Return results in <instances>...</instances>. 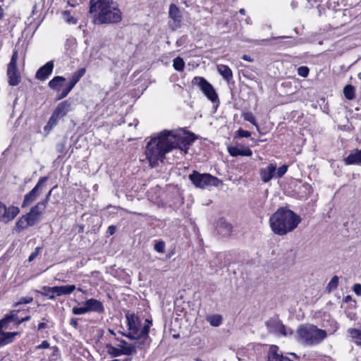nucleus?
<instances>
[{
    "mask_svg": "<svg viewBox=\"0 0 361 361\" xmlns=\"http://www.w3.org/2000/svg\"><path fill=\"white\" fill-rule=\"evenodd\" d=\"M194 134L184 130H167L160 132L147 144L145 154L151 167L163 162L166 153L178 148L187 152L189 146L195 140Z\"/></svg>",
    "mask_w": 361,
    "mask_h": 361,
    "instance_id": "obj_1",
    "label": "nucleus"
},
{
    "mask_svg": "<svg viewBox=\"0 0 361 361\" xmlns=\"http://www.w3.org/2000/svg\"><path fill=\"white\" fill-rule=\"evenodd\" d=\"M89 13L94 25L118 23L122 20V12L114 0H90Z\"/></svg>",
    "mask_w": 361,
    "mask_h": 361,
    "instance_id": "obj_2",
    "label": "nucleus"
},
{
    "mask_svg": "<svg viewBox=\"0 0 361 361\" xmlns=\"http://www.w3.org/2000/svg\"><path fill=\"white\" fill-rule=\"evenodd\" d=\"M300 221V217L293 211L281 207L271 216L269 224L275 234L283 235L293 231Z\"/></svg>",
    "mask_w": 361,
    "mask_h": 361,
    "instance_id": "obj_3",
    "label": "nucleus"
},
{
    "mask_svg": "<svg viewBox=\"0 0 361 361\" xmlns=\"http://www.w3.org/2000/svg\"><path fill=\"white\" fill-rule=\"evenodd\" d=\"M128 325V333L123 334L131 340H135V344L138 348H144L149 345L151 339L149 336L152 321L145 319L143 326L141 328L139 317L135 314L128 312L126 314Z\"/></svg>",
    "mask_w": 361,
    "mask_h": 361,
    "instance_id": "obj_4",
    "label": "nucleus"
},
{
    "mask_svg": "<svg viewBox=\"0 0 361 361\" xmlns=\"http://www.w3.org/2000/svg\"><path fill=\"white\" fill-rule=\"evenodd\" d=\"M297 341L303 345L312 346L320 343L326 338V332L313 324L300 325L296 331Z\"/></svg>",
    "mask_w": 361,
    "mask_h": 361,
    "instance_id": "obj_5",
    "label": "nucleus"
},
{
    "mask_svg": "<svg viewBox=\"0 0 361 361\" xmlns=\"http://www.w3.org/2000/svg\"><path fill=\"white\" fill-rule=\"evenodd\" d=\"M189 179L197 188L204 189L209 186H219L220 180L216 177L212 176L209 173L201 174L196 171H194L189 175Z\"/></svg>",
    "mask_w": 361,
    "mask_h": 361,
    "instance_id": "obj_6",
    "label": "nucleus"
},
{
    "mask_svg": "<svg viewBox=\"0 0 361 361\" xmlns=\"http://www.w3.org/2000/svg\"><path fill=\"white\" fill-rule=\"evenodd\" d=\"M18 59V51L14 50L7 66V76L8 84L11 86L18 85L21 81L20 73L17 68V61Z\"/></svg>",
    "mask_w": 361,
    "mask_h": 361,
    "instance_id": "obj_7",
    "label": "nucleus"
},
{
    "mask_svg": "<svg viewBox=\"0 0 361 361\" xmlns=\"http://www.w3.org/2000/svg\"><path fill=\"white\" fill-rule=\"evenodd\" d=\"M192 82L197 85L210 101L215 102L218 100V96L214 87L204 78L195 77Z\"/></svg>",
    "mask_w": 361,
    "mask_h": 361,
    "instance_id": "obj_8",
    "label": "nucleus"
},
{
    "mask_svg": "<svg viewBox=\"0 0 361 361\" xmlns=\"http://www.w3.org/2000/svg\"><path fill=\"white\" fill-rule=\"evenodd\" d=\"M266 326L270 333L275 334H281L287 336L293 334V331L289 327L283 325L281 321L275 319H271L266 322Z\"/></svg>",
    "mask_w": 361,
    "mask_h": 361,
    "instance_id": "obj_9",
    "label": "nucleus"
},
{
    "mask_svg": "<svg viewBox=\"0 0 361 361\" xmlns=\"http://www.w3.org/2000/svg\"><path fill=\"white\" fill-rule=\"evenodd\" d=\"M48 180V177L44 176L42 177L39 179L36 185L27 194H26L24 197V200L22 204L23 207H26L30 205L34 201L37 199L38 195L40 193V191L42 188V184Z\"/></svg>",
    "mask_w": 361,
    "mask_h": 361,
    "instance_id": "obj_10",
    "label": "nucleus"
},
{
    "mask_svg": "<svg viewBox=\"0 0 361 361\" xmlns=\"http://www.w3.org/2000/svg\"><path fill=\"white\" fill-rule=\"evenodd\" d=\"M44 212L45 209L42 204H37L35 206L32 207L30 211L25 215L30 226H33L37 224L40 221Z\"/></svg>",
    "mask_w": 361,
    "mask_h": 361,
    "instance_id": "obj_11",
    "label": "nucleus"
},
{
    "mask_svg": "<svg viewBox=\"0 0 361 361\" xmlns=\"http://www.w3.org/2000/svg\"><path fill=\"white\" fill-rule=\"evenodd\" d=\"M20 209L15 206L6 207L4 204L0 202V222H8L16 218L19 214Z\"/></svg>",
    "mask_w": 361,
    "mask_h": 361,
    "instance_id": "obj_12",
    "label": "nucleus"
},
{
    "mask_svg": "<svg viewBox=\"0 0 361 361\" xmlns=\"http://www.w3.org/2000/svg\"><path fill=\"white\" fill-rule=\"evenodd\" d=\"M42 290L51 291V293H54L56 296H61L71 294L75 289V285H66L61 286H43Z\"/></svg>",
    "mask_w": 361,
    "mask_h": 361,
    "instance_id": "obj_13",
    "label": "nucleus"
},
{
    "mask_svg": "<svg viewBox=\"0 0 361 361\" xmlns=\"http://www.w3.org/2000/svg\"><path fill=\"white\" fill-rule=\"evenodd\" d=\"M275 171H276V164H269L267 167L262 168L259 171V175L264 183H268L273 178H276Z\"/></svg>",
    "mask_w": 361,
    "mask_h": 361,
    "instance_id": "obj_14",
    "label": "nucleus"
},
{
    "mask_svg": "<svg viewBox=\"0 0 361 361\" xmlns=\"http://www.w3.org/2000/svg\"><path fill=\"white\" fill-rule=\"evenodd\" d=\"M54 69V62L50 61L39 68L36 73L35 77L40 80H46L52 73Z\"/></svg>",
    "mask_w": 361,
    "mask_h": 361,
    "instance_id": "obj_15",
    "label": "nucleus"
},
{
    "mask_svg": "<svg viewBox=\"0 0 361 361\" xmlns=\"http://www.w3.org/2000/svg\"><path fill=\"white\" fill-rule=\"evenodd\" d=\"M3 329H6V325H0V346L6 345L14 341L15 336L18 332H4Z\"/></svg>",
    "mask_w": 361,
    "mask_h": 361,
    "instance_id": "obj_16",
    "label": "nucleus"
},
{
    "mask_svg": "<svg viewBox=\"0 0 361 361\" xmlns=\"http://www.w3.org/2000/svg\"><path fill=\"white\" fill-rule=\"evenodd\" d=\"M84 305H86L88 312H94L97 313H103L104 312L102 302L94 298L89 299L84 302Z\"/></svg>",
    "mask_w": 361,
    "mask_h": 361,
    "instance_id": "obj_17",
    "label": "nucleus"
},
{
    "mask_svg": "<svg viewBox=\"0 0 361 361\" xmlns=\"http://www.w3.org/2000/svg\"><path fill=\"white\" fill-rule=\"evenodd\" d=\"M343 161L346 165H361V149L352 150Z\"/></svg>",
    "mask_w": 361,
    "mask_h": 361,
    "instance_id": "obj_18",
    "label": "nucleus"
},
{
    "mask_svg": "<svg viewBox=\"0 0 361 361\" xmlns=\"http://www.w3.org/2000/svg\"><path fill=\"white\" fill-rule=\"evenodd\" d=\"M71 110V103L68 100H65L63 102H61V103H59L57 105L56 108L54 111V113L57 116H59L60 118H62Z\"/></svg>",
    "mask_w": 361,
    "mask_h": 361,
    "instance_id": "obj_19",
    "label": "nucleus"
},
{
    "mask_svg": "<svg viewBox=\"0 0 361 361\" xmlns=\"http://www.w3.org/2000/svg\"><path fill=\"white\" fill-rule=\"evenodd\" d=\"M216 228L218 233L223 236L229 235L232 232V226L224 219H219Z\"/></svg>",
    "mask_w": 361,
    "mask_h": 361,
    "instance_id": "obj_20",
    "label": "nucleus"
},
{
    "mask_svg": "<svg viewBox=\"0 0 361 361\" xmlns=\"http://www.w3.org/2000/svg\"><path fill=\"white\" fill-rule=\"evenodd\" d=\"M225 260V255L223 253H218L213 259L209 262L210 268L216 271L218 269L223 268L224 262Z\"/></svg>",
    "mask_w": 361,
    "mask_h": 361,
    "instance_id": "obj_21",
    "label": "nucleus"
},
{
    "mask_svg": "<svg viewBox=\"0 0 361 361\" xmlns=\"http://www.w3.org/2000/svg\"><path fill=\"white\" fill-rule=\"evenodd\" d=\"M228 152L233 157L239 155L250 157L252 154V152L249 148H240L238 147H228Z\"/></svg>",
    "mask_w": 361,
    "mask_h": 361,
    "instance_id": "obj_22",
    "label": "nucleus"
},
{
    "mask_svg": "<svg viewBox=\"0 0 361 361\" xmlns=\"http://www.w3.org/2000/svg\"><path fill=\"white\" fill-rule=\"evenodd\" d=\"M135 345L138 346L137 344H129L126 341L121 340L120 341V343L118 345V346L121 348V350L123 355H130L135 353L136 352Z\"/></svg>",
    "mask_w": 361,
    "mask_h": 361,
    "instance_id": "obj_23",
    "label": "nucleus"
},
{
    "mask_svg": "<svg viewBox=\"0 0 361 361\" xmlns=\"http://www.w3.org/2000/svg\"><path fill=\"white\" fill-rule=\"evenodd\" d=\"M169 17L179 26L181 21V15L179 8L175 4H171L169 12Z\"/></svg>",
    "mask_w": 361,
    "mask_h": 361,
    "instance_id": "obj_24",
    "label": "nucleus"
},
{
    "mask_svg": "<svg viewBox=\"0 0 361 361\" xmlns=\"http://www.w3.org/2000/svg\"><path fill=\"white\" fill-rule=\"evenodd\" d=\"M20 312L19 310H14L11 311L10 314L6 315L3 319L0 320V325H6L11 322H16L18 324V320H20L18 317V313Z\"/></svg>",
    "mask_w": 361,
    "mask_h": 361,
    "instance_id": "obj_25",
    "label": "nucleus"
},
{
    "mask_svg": "<svg viewBox=\"0 0 361 361\" xmlns=\"http://www.w3.org/2000/svg\"><path fill=\"white\" fill-rule=\"evenodd\" d=\"M217 71L228 82L232 79L233 73L228 66L219 64L217 66Z\"/></svg>",
    "mask_w": 361,
    "mask_h": 361,
    "instance_id": "obj_26",
    "label": "nucleus"
},
{
    "mask_svg": "<svg viewBox=\"0 0 361 361\" xmlns=\"http://www.w3.org/2000/svg\"><path fill=\"white\" fill-rule=\"evenodd\" d=\"M85 68H81L79 70H78L76 72H75L71 78L70 82H68V85L70 86L71 88H73L74 86L78 83V82L80 80V78L85 75Z\"/></svg>",
    "mask_w": 361,
    "mask_h": 361,
    "instance_id": "obj_27",
    "label": "nucleus"
},
{
    "mask_svg": "<svg viewBox=\"0 0 361 361\" xmlns=\"http://www.w3.org/2000/svg\"><path fill=\"white\" fill-rule=\"evenodd\" d=\"M30 226L25 215H23L16 223L15 230L20 233L27 227Z\"/></svg>",
    "mask_w": 361,
    "mask_h": 361,
    "instance_id": "obj_28",
    "label": "nucleus"
},
{
    "mask_svg": "<svg viewBox=\"0 0 361 361\" xmlns=\"http://www.w3.org/2000/svg\"><path fill=\"white\" fill-rule=\"evenodd\" d=\"M65 80V78L62 76H56L49 82V86L51 89L59 90Z\"/></svg>",
    "mask_w": 361,
    "mask_h": 361,
    "instance_id": "obj_29",
    "label": "nucleus"
},
{
    "mask_svg": "<svg viewBox=\"0 0 361 361\" xmlns=\"http://www.w3.org/2000/svg\"><path fill=\"white\" fill-rule=\"evenodd\" d=\"M343 94L346 99L351 100L355 97V87L351 85L345 86Z\"/></svg>",
    "mask_w": 361,
    "mask_h": 361,
    "instance_id": "obj_30",
    "label": "nucleus"
},
{
    "mask_svg": "<svg viewBox=\"0 0 361 361\" xmlns=\"http://www.w3.org/2000/svg\"><path fill=\"white\" fill-rule=\"evenodd\" d=\"M106 348L107 349V352L109 353V354L111 355L112 356L118 357L121 355H123L122 351L121 350V348L118 346L114 347L111 344H107Z\"/></svg>",
    "mask_w": 361,
    "mask_h": 361,
    "instance_id": "obj_31",
    "label": "nucleus"
},
{
    "mask_svg": "<svg viewBox=\"0 0 361 361\" xmlns=\"http://www.w3.org/2000/svg\"><path fill=\"white\" fill-rule=\"evenodd\" d=\"M173 66L175 70L182 71L184 69L185 62L182 58L178 56L173 59Z\"/></svg>",
    "mask_w": 361,
    "mask_h": 361,
    "instance_id": "obj_32",
    "label": "nucleus"
},
{
    "mask_svg": "<svg viewBox=\"0 0 361 361\" xmlns=\"http://www.w3.org/2000/svg\"><path fill=\"white\" fill-rule=\"evenodd\" d=\"M59 119H60V118L53 112L51 116L48 121L47 126L44 127V130H51L54 126L56 125Z\"/></svg>",
    "mask_w": 361,
    "mask_h": 361,
    "instance_id": "obj_33",
    "label": "nucleus"
},
{
    "mask_svg": "<svg viewBox=\"0 0 361 361\" xmlns=\"http://www.w3.org/2000/svg\"><path fill=\"white\" fill-rule=\"evenodd\" d=\"M338 277L337 276H334L331 278L329 283L327 285L326 290L330 293L333 290H335L338 285Z\"/></svg>",
    "mask_w": 361,
    "mask_h": 361,
    "instance_id": "obj_34",
    "label": "nucleus"
},
{
    "mask_svg": "<svg viewBox=\"0 0 361 361\" xmlns=\"http://www.w3.org/2000/svg\"><path fill=\"white\" fill-rule=\"evenodd\" d=\"M210 324L213 326H219L222 322V317L219 315H214L209 318Z\"/></svg>",
    "mask_w": 361,
    "mask_h": 361,
    "instance_id": "obj_35",
    "label": "nucleus"
},
{
    "mask_svg": "<svg viewBox=\"0 0 361 361\" xmlns=\"http://www.w3.org/2000/svg\"><path fill=\"white\" fill-rule=\"evenodd\" d=\"M243 116L245 121H249L250 123H251L252 124H253L258 128V125L256 122V119L252 113L246 112V113L243 114Z\"/></svg>",
    "mask_w": 361,
    "mask_h": 361,
    "instance_id": "obj_36",
    "label": "nucleus"
},
{
    "mask_svg": "<svg viewBox=\"0 0 361 361\" xmlns=\"http://www.w3.org/2000/svg\"><path fill=\"white\" fill-rule=\"evenodd\" d=\"M73 313L76 315L84 314L88 312V310L87 309L86 305H84L83 307H74L72 310Z\"/></svg>",
    "mask_w": 361,
    "mask_h": 361,
    "instance_id": "obj_37",
    "label": "nucleus"
},
{
    "mask_svg": "<svg viewBox=\"0 0 361 361\" xmlns=\"http://www.w3.org/2000/svg\"><path fill=\"white\" fill-rule=\"evenodd\" d=\"M287 170H288V166H286V165H283L282 166L279 167L278 169H276V171H275L276 178H281L286 173Z\"/></svg>",
    "mask_w": 361,
    "mask_h": 361,
    "instance_id": "obj_38",
    "label": "nucleus"
},
{
    "mask_svg": "<svg viewBox=\"0 0 361 361\" xmlns=\"http://www.w3.org/2000/svg\"><path fill=\"white\" fill-rule=\"evenodd\" d=\"M33 301L32 297H22L18 302L14 303L13 307H17L22 304H29Z\"/></svg>",
    "mask_w": 361,
    "mask_h": 361,
    "instance_id": "obj_39",
    "label": "nucleus"
},
{
    "mask_svg": "<svg viewBox=\"0 0 361 361\" xmlns=\"http://www.w3.org/2000/svg\"><path fill=\"white\" fill-rule=\"evenodd\" d=\"M310 73V69L307 66H300L298 68V74L303 78H306L308 76Z\"/></svg>",
    "mask_w": 361,
    "mask_h": 361,
    "instance_id": "obj_40",
    "label": "nucleus"
},
{
    "mask_svg": "<svg viewBox=\"0 0 361 361\" xmlns=\"http://www.w3.org/2000/svg\"><path fill=\"white\" fill-rule=\"evenodd\" d=\"M348 333L351 337L361 340V330L357 329H349Z\"/></svg>",
    "mask_w": 361,
    "mask_h": 361,
    "instance_id": "obj_41",
    "label": "nucleus"
},
{
    "mask_svg": "<svg viewBox=\"0 0 361 361\" xmlns=\"http://www.w3.org/2000/svg\"><path fill=\"white\" fill-rule=\"evenodd\" d=\"M154 250L159 253H164L165 251V243L164 241H159L154 245Z\"/></svg>",
    "mask_w": 361,
    "mask_h": 361,
    "instance_id": "obj_42",
    "label": "nucleus"
},
{
    "mask_svg": "<svg viewBox=\"0 0 361 361\" xmlns=\"http://www.w3.org/2000/svg\"><path fill=\"white\" fill-rule=\"evenodd\" d=\"M66 145L63 142H59L56 145V151L59 153V157L63 155L65 153Z\"/></svg>",
    "mask_w": 361,
    "mask_h": 361,
    "instance_id": "obj_43",
    "label": "nucleus"
},
{
    "mask_svg": "<svg viewBox=\"0 0 361 361\" xmlns=\"http://www.w3.org/2000/svg\"><path fill=\"white\" fill-rule=\"evenodd\" d=\"M73 88H71L69 85H67L66 88H64L59 96L58 97V99H61L66 97L68 94L72 90Z\"/></svg>",
    "mask_w": 361,
    "mask_h": 361,
    "instance_id": "obj_44",
    "label": "nucleus"
},
{
    "mask_svg": "<svg viewBox=\"0 0 361 361\" xmlns=\"http://www.w3.org/2000/svg\"><path fill=\"white\" fill-rule=\"evenodd\" d=\"M42 320H43V321H46V322H40V323L38 324V326H37V330H38V331H41V330H43V329H47V328H49V327H52V326H53V325H51V326H49L48 325V322H49V321H48L47 319H46L45 318H44Z\"/></svg>",
    "mask_w": 361,
    "mask_h": 361,
    "instance_id": "obj_45",
    "label": "nucleus"
},
{
    "mask_svg": "<svg viewBox=\"0 0 361 361\" xmlns=\"http://www.w3.org/2000/svg\"><path fill=\"white\" fill-rule=\"evenodd\" d=\"M42 290L43 291H37V292L44 296L48 297L51 300H53L55 298V295H54V293H51V291L44 290Z\"/></svg>",
    "mask_w": 361,
    "mask_h": 361,
    "instance_id": "obj_46",
    "label": "nucleus"
},
{
    "mask_svg": "<svg viewBox=\"0 0 361 361\" xmlns=\"http://www.w3.org/2000/svg\"><path fill=\"white\" fill-rule=\"evenodd\" d=\"M51 190L49 191V192L47 194L44 200L38 202L37 204H42L44 205V209H46L47 208V204L49 202V197H50V195L51 194Z\"/></svg>",
    "mask_w": 361,
    "mask_h": 361,
    "instance_id": "obj_47",
    "label": "nucleus"
},
{
    "mask_svg": "<svg viewBox=\"0 0 361 361\" xmlns=\"http://www.w3.org/2000/svg\"><path fill=\"white\" fill-rule=\"evenodd\" d=\"M238 135L240 137H248L251 135V133L247 130L240 129L238 131Z\"/></svg>",
    "mask_w": 361,
    "mask_h": 361,
    "instance_id": "obj_48",
    "label": "nucleus"
},
{
    "mask_svg": "<svg viewBox=\"0 0 361 361\" xmlns=\"http://www.w3.org/2000/svg\"><path fill=\"white\" fill-rule=\"evenodd\" d=\"M353 291L357 295H361V285L356 283L353 286Z\"/></svg>",
    "mask_w": 361,
    "mask_h": 361,
    "instance_id": "obj_49",
    "label": "nucleus"
},
{
    "mask_svg": "<svg viewBox=\"0 0 361 361\" xmlns=\"http://www.w3.org/2000/svg\"><path fill=\"white\" fill-rule=\"evenodd\" d=\"M49 348V343L47 341H44L42 343L36 347V349H42Z\"/></svg>",
    "mask_w": 361,
    "mask_h": 361,
    "instance_id": "obj_50",
    "label": "nucleus"
},
{
    "mask_svg": "<svg viewBox=\"0 0 361 361\" xmlns=\"http://www.w3.org/2000/svg\"><path fill=\"white\" fill-rule=\"evenodd\" d=\"M38 250H39V248H38V247H37V248L35 249V251L34 252H32V253L30 255V257H29V258H28V260H29L30 262L32 261V260H33V259L37 257V255H38Z\"/></svg>",
    "mask_w": 361,
    "mask_h": 361,
    "instance_id": "obj_51",
    "label": "nucleus"
},
{
    "mask_svg": "<svg viewBox=\"0 0 361 361\" xmlns=\"http://www.w3.org/2000/svg\"><path fill=\"white\" fill-rule=\"evenodd\" d=\"M70 324L73 326L75 329H78V319L76 318H72L70 321Z\"/></svg>",
    "mask_w": 361,
    "mask_h": 361,
    "instance_id": "obj_52",
    "label": "nucleus"
},
{
    "mask_svg": "<svg viewBox=\"0 0 361 361\" xmlns=\"http://www.w3.org/2000/svg\"><path fill=\"white\" fill-rule=\"evenodd\" d=\"M30 319V316H29V315H27L25 317H23L20 320H18V325L20 324L21 323H23L24 322L29 321Z\"/></svg>",
    "mask_w": 361,
    "mask_h": 361,
    "instance_id": "obj_53",
    "label": "nucleus"
},
{
    "mask_svg": "<svg viewBox=\"0 0 361 361\" xmlns=\"http://www.w3.org/2000/svg\"><path fill=\"white\" fill-rule=\"evenodd\" d=\"M115 231H116V227L114 226H109L108 228V232L111 234V235H113L114 233H115Z\"/></svg>",
    "mask_w": 361,
    "mask_h": 361,
    "instance_id": "obj_54",
    "label": "nucleus"
},
{
    "mask_svg": "<svg viewBox=\"0 0 361 361\" xmlns=\"http://www.w3.org/2000/svg\"><path fill=\"white\" fill-rule=\"evenodd\" d=\"M242 59L245 61H249V62H252L253 61V59L248 55H243L242 56Z\"/></svg>",
    "mask_w": 361,
    "mask_h": 361,
    "instance_id": "obj_55",
    "label": "nucleus"
},
{
    "mask_svg": "<svg viewBox=\"0 0 361 361\" xmlns=\"http://www.w3.org/2000/svg\"><path fill=\"white\" fill-rule=\"evenodd\" d=\"M288 354L292 355L296 360L299 359V357L294 353H289Z\"/></svg>",
    "mask_w": 361,
    "mask_h": 361,
    "instance_id": "obj_56",
    "label": "nucleus"
},
{
    "mask_svg": "<svg viewBox=\"0 0 361 361\" xmlns=\"http://www.w3.org/2000/svg\"><path fill=\"white\" fill-rule=\"evenodd\" d=\"M3 15H4V10L1 8V6H0V19L3 17Z\"/></svg>",
    "mask_w": 361,
    "mask_h": 361,
    "instance_id": "obj_57",
    "label": "nucleus"
},
{
    "mask_svg": "<svg viewBox=\"0 0 361 361\" xmlns=\"http://www.w3.org/2000/svg\"><path fill=\"white\" fill-rule=\"evenodd\" d=\"M239 13L242 15H245V10L244 8H240V11H239Z\"/></svg>",
    "mask_w": 361,
    "mask_h": 361,
    "instance_id": "obj_58",
    "label": "nucleus"
},
{
    "mask_svg": "<svg viewBox=\"0 0 361 361\" xmlns=\"http://www.w3.org/2000/svg\"><path fill=\"white\" fill-rule=\"evenodd\" d=\"M108 331L112 336H115L116 335L115 332L113 330H111V329H109Z\"/></svg>",
    "mask_w": 361,
    "mask_h": 361,
    "instance_id": "obj_59",
    "label": "nucleus"
},
{
    "mask_svg": "<svg viewBox=\"0 0 361 361\" xmlns=\"http://www.w3.org/2000/svg\"><path fill=\"white\" fill-rule=\"evenodd\" d=\"M355 344H356L357 345H360V346H361V340H360V341H355Z\"/></svg>",
    "mask_w": 361,
    "mask_h": 361,
    "instance_id": "obj_60",
    "label": "nucleus"
},
{
    "mask_svg": "<svg viewBox=\"0 0 361 361\" xmlns=\"http://www.w3.org/2000/svg\"><path fill=\"white\" fill-rule=\"evenodd\" d=\"M131 360H132V359H131V358H130V357H126V358H125L124 360H123L122 361H131Z\"/></svg>",
    "mask_w": 361,
    "mask_h": 361,
    "instance_id": "obj_61",
    "label": "nucleus"
},
{
    "mask_svg": "<svg viewBox=\"0 0 361 361\" xmlns=\"http://www.w3.org/2000/svg\"><path fill=\"white\" fill-rule=\"evenodd\" d=\"M78 291H80V292H82V293H85V292L82 290V289H81L80 288H78Z\"/></svg>",
    "mask_w": 361,
    "mask_h": 361,
    "instance_id": "obj_62",
    "label": "nucleus"
}]
</instances>
